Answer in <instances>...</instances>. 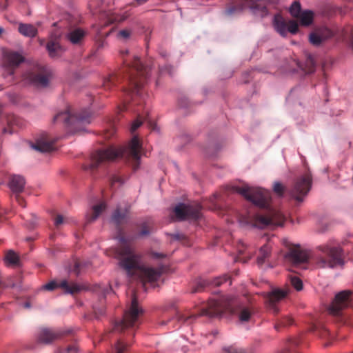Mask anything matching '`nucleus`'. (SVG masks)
Segmentation results:
<instances>
[{
  "instance_id": "1",
  "label": "nucleus",
  "mask_w": 353,
  "mask_h": 353,
  "mask_svg": "<svg viewBox=\"0 0 353 353\" xmlns=\"http://www.w3.org/2000/svg\"><path fill=\"white\" fill-rule=\"evenodd\" d=\"M128 214L129 210L127 208L124 209L117 208L111 217V221L117 230V239L120 242V245L115 251V258L118 260L119 267L125 271L129 277L132 278L137 275L143 283L157 281L163 274L164 267L160 265L152 268L141 263V254L137 252L128 238L123 235L121 228V225L127 221Z\"/></svg>"
},
{
  "instance_id": "2",
  "label": "nucleus",
  "mask_w": 353,
  "mask_h": 353,
  "mask_svg": "<svg viewBox=\"0 0 353 353\" xmlns=\"http://www.w3.org/2000/svg\"><path fill=\"white\" fill-rule=\"evenodd\" d=\"M232 191L244 196L248 201L260 209V212L248 210L245 214H240L239 222L244 225L259 228L281 226L285 222L284 215L270 205L271 193L260 188L248 185L233 187Z\"/></svg>"
},
{
  "instance_id": "3",
  "label": "nucleus",
  "mask_w": 353,
  "mask_h": 353,
  "mask_svg": "<svg viewBox=\"0 0 353 353\" xmlns=\"http://www.w3.org/2000/svg\"><path fill=\"white\" fill-rule=\"evenodd\" d=\"M120 55L123 60V81L127 83L124 92L127 95L126 101L132 99L133 95L141 97L142 88L149 77L150 69L143 65L139 58L130 54L127 49L121 50Z\"/></svg>"
},
{
  "instance_id": "4",
  "label": "nucleus",
  "mask_w": 353,
  "mask_h": 353,
  "mask_svg": "<svg viewBox=\"0 0 353 353\" xmlns=\"http://www.w3.org/2000/svg\"><path fill=\"white\" fill-rule=\"evenodd\" d=\"M143 314V309L139 306L135 293L133 292L131 305L123 314V319L116 321L112 331L119 332L122 336L117 340L111 353H128V347L131 345L136 330L141 324V316Z\"/></svg>"
},
{
  "instance_id": "5",
  "label": "nucleus",
  "mask_w": 353,
  "mask_h": 353,
  "mask_svg": "<svg viewBox=\"0 0 353 353\" xmlns=\"http://www.w3.org/2000/svg\"><path fill=\"white\" fill-rule=\"evenodd\" d=\"M141 145L137 137H134L129 145L123 148L117 149L109 147L94 152L90 157V163L83 165L85 170H94L101 165L122 157L131 161L134 170L138 169L140 163Z\"/></svg>"
},
{
  "instance_id": "6",
  "label": "nucleus",
  "mask_w": 353,
  "mask_h": 353,
  "mask_svg": "<svg viewBox=\"0 0 353 353\" xmlns=\"http://www.w3.org/2000/svg\"><path fill=\"white\" fill-rule=\"evenodd\" d=\"M239 310V319L241 322H247L252 315L251 310L248 307H242L239 299L234 296H224L218 299L210 300L205 308L203 309L202 314L210 317L220 316L228 311L232 314Z\"/></svg>"
},
{
  "instance_id": "7",
  "label": "nucleus",
  "mask_w": 353,
  "mask_h": 353,
  "mask_svg": "<svg viewBox=\"0 0 353 353\" xmlns=\"http://www.w3.org/2000/svg\"><path fill=\"white\" fill-rule=\"evenodd\" d=\"M312 183V175L310 172H306L296 177L292 185L288 189L279 181L274 183L272 188L274 192L279 197H283L285 193L287 192L292 199L294 200L297 203H301L304 201L310 192Z\"/></svg>"
},
{
  "instance_id": "8",
  "label": "nucleus",
  "mask_w": 353,
  "mask_h": 353,
  "mask_svg": "<svg viewBox=\"0 0 353 353\" xmlns=\"http://www.w3.org/2000/svg\"><path fill=\"white\" fill-rule=\"evenodd\" d=\"M317 250L320 252L315 256V263L318 268L333 269L343 265V254L341 248L323 244L318 246Z\"/></svg>"
},
{
  "instance_id": "9",
  "label": "nucleus",
  "mask_w": 353,
  "mask_h": 353,
  "mask_svg": "<svg viewBox=\"0 0 353 353\" xmlns=\"http://www.w3.org/2000/svg\"><path fill=\"white\" fill-rule=\"evenodd\" d=\"M52 77L53 72L50 68L37 64L23 72L21 78L25 83L37 88H46Z\"/></svg>"
},
{
  "instance_id": "10",
  "label": "nucleus",
  "mask_w": 353,
  "mask_h": 353,
  "mask_svg": "<svg viewBox=\"0 0 353 353\" xmlns=\"http://www.w3.org/2000/svg\"><path fill=\"white\" fill-rule=\"evenodd\" d=\"M92 121V114L88 110L73 113L70 108L65 111L58 112L53 117V123H63L67 126H74L77 124H88Z\"/></svg>"
},
{
  "instance_id": "11",
  "label": "nucleus",
  "mask_w": 353,
  "mask_h": 353,
  "mask_svg": "<svg viewBox=\"0 0 353 353\" xmlns=\"http://www.w3.org/2000/svg\"><path fill=\"white\" fill-rule=\"evenodd\" d=\"M246 6L250 7L254 14H259L263 17L268 14L270 7L272 6V2L270 0H239L236 5L230 6L226 10L225 12L230 15L242 11Z\"/></svg>"
},
{
  "instance_id": "12",
  "label": "nucleus",
  "mask_w": 353,
  "mask_h": 353,
  "mask_svg": "<svg viewBox=\"0 0 353 353\" xmlns=\"http://www.w3.org/2000/svg\"><path fill=\"white\" fill-rule=\"evenodd\" d=\"M24 61V57L17 52L6 50L3 53V68L4 78H10L9 82L14 81V71L20 63Z\"/></svg>"
},
{
  "instance_id": "13",
  "label": "nucleus",
  "mask_w": 353,
  "mask_h": 353,
  "mask_svg": "<svg viewBox=\"0 0 353 353\" xmlns=\"http://www.w3.org/2000/svg\"><path fill=\"white\" fill-rule=\"evenodd\" d=\"M352 294L351 290H343L336 294L328 307L329 313L342 320L343 310L350 305Z\"/></svg>"
},
{
  "instance_id": "14",
  "label": "nucleus",
  "mask_w": 353,
  "mask_h": 353,
  "mask_svg": "<svg viewBox=\"0 0 353 353\" xmlns=\"http://www.w3.org/2000/svg\"><path fill=\"white\" fill-rule=\"evenodd\" d=\"M42 288L48 291H53L57 288H61L65 294H75L83 290V287L76 283H69L67 280H62L59 282L52 281L44 285Z\"/></svg>"
},
{
  "instance_id": "15",
  "label": "nucleus",
  "mask_w": 353,
  "mask_h": 353,
  "mask_svg": "<svg viewBox=\"0 0 353 353\" xmlns=\"http://www.w3.org/2000/svg\"><path fill=\"white\" fill-rule=\"evenodd\" d=\"M174 212L178 220L183 221L189 219L196 220L200 216V207L179 203L174 208Z\"/></svg>"
},
{
  "instance_id": "16",
  "label": "nucleus",
  "mask_w": 353,
  "mask_h": 353,
  "mask_svg": "<svg viewBox=\"0 0 353 353\" xmlns=\"http://www.w3.org/2000/svg\"><path fill=\"white\" fill-rule=\"evenodd\" d=\"M286 258L295 266H301L305 269L309 260V254L302 250L299 245L292 247L286 254Z\"/></svg>"
},
{
  "instance_id": "17",
  "label": "nucleus",
  "mask_w": 353,
  "mask_h": 353,
  "mask_svg": "<svg viewBox=\"0 0 353 353\" xmlns=\"http://www.w3.org/2000/svg\"><path fill=\"white\" fill-rule=\"evenodd\" d=\"M172 314L174 315L172 319H167L166 315L163 316V319L159 321L160 325H168L169 327H175L176 324L181 323H191L192 320L195 319L196 315H185L179 313L175 309L172 310Z\"/></svg>"
},
{
  "instance_id": "18",
  "label": "nucleus",
  "mask_w": 353,
  "mask_h": 353,
  "mask_svg": "<svg viewBox=\"0 0 353 353\" xmlns=\"http://www.w3.org/2000/svg\"><path fill=\"white\" fill-rule=\"evenodd\" d=\"M289 290L274 289L270 292L267 297V303L269 310L274 314H277L279 311L276 303L283 299L288 294Z\"/></svg>"
},
{
  "instance_id": "19",
  "label": "nucleus",
  "mask_w": 353,
  "mask_h": 353,
  "mask_svg": "<svg viewBox=\"0 0 353 353\" xmlns=\"http://www.w3.org/2000/svg\"><path fill=\"white\" fill-rule=\"evenodd\" d=\"M61 336L60 331L48 327H41L38 330L36 337L38 343L49 344Z\"/></svg>"
},
{
  "instance_id": "20",
  "label": "nucleus",
  "mask_w": 353,
  "mask_h": 353,
  "mask_svg": "<svg viewBox=\"0 0 353 353\" xmlns=\"http://www.w3.org/2000/svg\"><path fill=\"white\" fill-rule=\"evenodd\" d=\"M333 36V32L327 28H320L312 32L309 36L310 42L315 46H320L322 42L331 38Z\"/></svg>"
},
{
  "instance_id": "21",
  "label": "nucleus",
  "mask_w": 353,
  "mask_h": 353,
  "mask_svg": "<svg viewBox=\"0 0 353 353\" xmlns=\"http://www.w3.org/2000/svg\"><path fill=\"white\" fill-rule=\"evenodd\" d=\"M26 180L21 175H12L10 177L8 185L14 194H20L23 191Z\"/></svg>"
},
{
  "instance_id": "22",
  "label": "nucleus",
  "mask_w": 353,
  "mask_h": 353,
  "mask_svg": "<svg viewBox=\"0 0 353 353\" xmlns=\"http://www.w3.org/2000/svg\"><path fill=\"white\" fill-rule=\"evenodd\" d=\"M54 142L48 140L47 135H44L40 139H37L36 143L32 145V148L41 152H48L53 150Z\"/></svg>"
},
{
  "instance_id": "23",
  "label": "nucleus",
  "mask_w": 353,
  "mask_h": 353,
  "mask_svg": "<svg viewBox=\"0 0 353 353\" xmlns=\"http://www.w3.org/2000/svg\"><path fill=\"white\" fill-rule=\"evenodd\" d=\"M46 48L50 57L53 59L60 57L64 52L63 48L59 43L55 40L49 41L47 43Z\"/></svg>"
},
{
  "instance_id": "24",
  "label": "nucleus",
  "mask_w": 353,
  "mask_h": 353,
  "mask_svg": "<svg viewBox=\"0 0 353 353\" xmlns=\"http://www.w3.org/2000/svg\"><path fill=\"white\" fill-rule=\"evenodd\" d=\"M273 25L277 32L283 37L286 36L288 33V23L281 15L276 14L274 16Z\"/></svg>"
},
{
  "instance_id": "25",
  "label": "nucleus",
  "mask_w": 353,
  "mask_h": 353,
  "mask_svg": "<svg viewBox=\"0 0 353 353\" xmlns=\"http://www.w3.org/2000/svg\"><path fill=\"white\" fill-rule=\"evenodd\" d=\"M19 32L23 36L34 37L37 34V29L32 24L20 23L18 28Z\"/></svg>"
},
{
  "instance_id": "26",
  "label": "nucleus",
  "mask_w": 353,
  "mask_h": 353,
  "mask_svg": "<svg viewBox=\"0 0 353 353\" xmlns=\"http://www.w3.org/2000/svg\"><path fill=\"white\" fill-rule=\"evenodd\" d=\"M85 34V33L83 30L77 28L69 32L67 37L72 43L77 44L83 39Z\"/></svg>"
},
{
  "instance_id": "27",
  "label": "nucleus",
  "mask_w": 353,
  "mask_h": 353,
  "mask_svg": "<svg viewBox=\"0 0 353 353\" xmlns=\"http://www.w3.org/2000/svg\"><path fill=\"white\" fill-rule=\"evenodd\" d=\"M297 19H299L302 26H308L313 22L314 12L309 10H303Z\"/></svg>"
},
{
  "instance_id": "28",
  "label": "nucleus",
  "mask_w": 353,
  "mask_h": 353,
  "mask_svg": "<svg viewBox=\"0 0 353 353\" xmlns=\"http://www.w3.org/2000/svg\"><path fill=\"white\" fill-rule=\"evenodd\" d=\"M271 247L267 243L263 245L259 250V255L257 257V264L261 266L265 261V259L269 257L270 254Z\"/></svg>"
},
{
  "instance_id": "29",
  "label": "nucleus",
  "mask_w": 353,
  "mask_h": 353,
  "mask_svg": "<svg viewBox=\"0 0 353 353\" xmlns=\"http://www.w3.org/2000/svg\"><path fill=\"white\" fill-rule=\"evenodd\" d=\"M292 323L293 319L291 317L288 316H282L276 320L274 328L276 331H280L281 328L291 325Z\"/></svg>"
},
{
  "instance_id": "30",
  "label": "nucleus",
  "mask_w": 353,
  "mask_h": 353,
  "mask_svg": "<svg viewBox=\"0 0 353 353\" xmlns=\"http://www.w3.org/2000/svg\"><path fill=\"white\" fill-rule=\"evenodd\" d=\"M106 205L104 202H101L92 207L91 215L88 217L89 221H93L105 210Z\"/></svg>"
},
{
  "instance_id": "31",
  "label": "nucleus",
  "mask_w": 353,
  "mask_h": 353,
  "mask_svg": "<svg viewBox=\"0 0 353 353\" xmlns=\"http://www.w3.org/2000/svg\"><path fill=\"white\" fill-rule=\"evenodd\" d=\"M120 78L116 74H111L105 77L103 82V87L105 90H110L119 81Z\"/></svg>"
},
{
  "instance_id": "32",
  "label": "nucleus",
  "mask_w": 353,
  "mask_h": 353,
  "mask_svg": "<svg viewBox=\"0 0 353 353\" xmlns=\"http://www.w3.org/2000/svg\"><path fill=\"white\" fill-rule=\"evenodd\" d=\"M5 261L7 265L17 266L19 265L20 260L17 253L12 250H9L5 255Z\"/></svg>"
},
{
  "instance_id": "33",
  "label": "nucleus",
  "mask_w": 353,
  "mask_h": 353,
  "mask_svg": "<svg viewBox=\"0 0 353 353\" xmlns=\"http://www.w3.org/2000/svg\"><path fill=\"white\" fill-rule=\"evenodd\" d=\"M154 223L152 219H148L141 225L139 236H144L149 235L153 230Z\"/></svg>"
},
{
  "instance_id": "34",
  "label": "nucleus",
  "mask_w": 353,
  "mask_h": 353,
  "mask_svg": "<svg viewBox=\"0 0 353 353\" xmlns=\"http://www.w3.org/2000/svg\"><path fill=\"white\" fill-rule=\"evenodd\" d=\"M145 121H148L150 126H152L154 125V123L150 120H149L148 115H147L145 117H143L142 116L139 115L137 119L134 121V122L132 124V132H134L138 128H139L143 123V122Z\"/></svg>"
},
{
  "instance_id": "35",
  "label": "nucleus",
  "mask_w": 353,
  "mask_h": 353,
  "mask_svg": "<svg viewBox=\"0 0 353 353\" xmlns=\"http://www.w3.org/2000/svg\"><path fill=\"white\" fill-rule=\"evenodd\" d=\"M210 280H205V279H199L196 281L195 283V285L193 287L192 290V293H196L201 292L204 290L205 286L210 285Z\"/></svg>"
},
{
  "instance_id": "36",
  "label": "nucleus",
  "mask_w": 353,
  "mask_h": 353,
  "mask_svg": "<svg viewBox=\"0 0 353 353\" xmlns=\"http://www.w3.org/2000/svg\"><path fill=\"white\" fill-rule=\"evenodd\" d=\"M132 34V30L130 28H124L117 32V37L119 40L127 41L130 39Z\"/></svg>"
},
{
  "instance_id": "37",
  "label": "nucleus",
  "mask_w": 353,
  "mask_h": 353,
  "mask_svg": "<svg viewBox=\"0 0 353 353\" xmlns=\"http://www.w3.org/2000/svg\"><path fill=\"white\" fill-rule=\"evenodd\" d=\"M316 63L312 55H308L305 61V68L304 70L307 73H312L315 70Z\"/></svg>"
},
{
  "instance_id": "38",
  "label": "nucleus",
  "mask_w": 353,
  "mask_h": 353,
  "mask_svg": "<svg viewBox=\"0 0 353 353\" xmlns=\"http://www.w3.org/2000/svg\"><path fill=\"white\" fill-rule=\"evenodd\" d=\"M245 248H246V245L244 244V243H243L241 241L239 242V243L238 245V247H237L239 255L235 259L236 261H240V262H243V263H246L250 259V257H248V258L245 259V258H243V257L241 256V255H242L244 253Z\"/></svg>"
},
{
  "instance_id": "39",
  "label": "nucleus",
  "mask_w": 353,
  "mask_h": 353,
  "mask_svg": "<svg viewBox=\"0 0 353 353\" xmlns=\"http://www.w3.org/2000/svg\"><path fill=\"white\" fill-rule=\"evenodd\" d=\"M303 11L299 1H294L290 8V12L293 17L297 18Z\"/></svg>"
},
{
  "instance_id": "40",
  "label": "nucleus",
  "mask_w": 353,
  "mask_h": 353,
  "mask_svg": "<svg viewBox=\"0 0 353 353\" xmlns=\"http://www.w3.org/2000/svg\"><path fill=\"white\" fill-rule=\"evenodd\" d=\"M311 331L312 332L317 331L319 333V335L321 338H326L327 336H328L330 335V332H329L328 330L323 326L318 327V326L314 325L312 326Z\"/></svg>"
},
{
  "instance_id": "41",
  "label": "nucleus",
  "mask_w": 353,
  "mask_h": 353,
  "mask_svg": "<svg viewBox=\"0 0 353 353\" xmlns=\"http://www.w3.org/2000/svg\"><path fill=\"white\" fill-rule=\"evenodd\" d=\"M229 279L230 277L227 274H224L223 276H217L212 280H210V283L211 285L219 286L229 280Z\"/></svg>"
},
{
  "instance_id": "42",
  "label": "nucleus",
  "mask_w": 353,
  "mask_h": 353,
  "mask_svg": "<svg viewBox=\"0 0 353 353\" xmlns=\"http://www.w3.org/2000/svg\"><path fill=\"white\" fill-rule=\"evenodd\" d=\"M290 283L297 290L300 291L303 288V282L302 281L296 277V276H292L290 278Z\"/></svg>"
},
{
  "instance_id": "43",
  "label": "nucleus",
  "mask_w": 353,
  "mask_h": 353,
  "mask_svg": "<svg viewBox=\"0 0 353 353\" xmlns=\"http://www.w3.org/2000/svg\"><path fill=\"white\" fill-rule=\"evenodd\" d=\"M78 347L75 344L70 345L65 348L59 350V353H78Z\"/></svg>"
},
{
  "instance_id": "44",
  "label": "nucleus",
  "mask_w": 353,
  "mask_h": 353,
  "mask_svg": "<svg viewBox=\"0 0 353 353\" xmlns=\"http://www.w3.org/2000/svg\"><path fill=\"white\" fill-rule=\"evenodd\" d=\"M124 179L118 174H114L110 179V185L112 188H113L117 183L119 184V185H121L124 183Z\"/></svg>"
},
{
  "instance_id": "45",
  "label": "nucleus",
  "mask_w": 353,
  "mask_h": 353,
  "mask_svg": "<svg viewBox=\"0 0 353 353\" xmlns=\"http://www.w3.org/2000/svg\"><path fill=\"white\" fill-rule=\"evenodd\" d=\"M288 32H290L293 34H296L299 30V26L295 21H290L288 23Z\"/></svg>"
},
{
  "instance_id": "46",
  "label": "nucleus",
  "mask_w": 353,
  "mask_h": 353,
  "mask_svg": "<svg viewBox=\"0 0 353 353\" xmlns=\"http://www.w3.org/2000/svg\"><path fill=\"white\" fill-rule=\"evenodd\" d=\"M14 198H15L17 202L19 203V205H20L23 208L26 207V202H25L23 198H22L19 195V194H14Z\"/></svg>"
},
{
  "instance_id": "47",
  "label": "nucleus",
  "mask_w": 353,
  "mask_h": 353,
  "mask_svg": "<svg viewBox=\"0 0 353 353\" xmlns=\"http://www.w3.org/2000/svg\"><path fill=\"white\" fill-rule=\"evenodd\" d=\"M63 222V218L61 215H57L54 219V224L56 226H59Z\"/></svg>"
},
{
  "instance_id": "48",
  "label": "nucleus",
  "mask_w": 353,
  "mask_h": 353,
  "mask_svg": "<svg viewBox=\"0 0 353 353\" xmlns=\"http://www.w3.org/2000/svg\"><path fill=\"white\" fill-rule=\"evenodd\" d=\"M14 132H15V129L12 126H10V125L8 127L3 128V132L4 134L8 133V134H11L14 133Z\"/></svg>"
},
{
  "instance_id": "49",
  "label": "nucleus",
  "mask_w": 353,
  "mask_h": 353,
  "mask_svg": "<svg viewBox=\"0 0 353 353\" xmlns=\"http://www.w3.org/2000/svg\"><path fill=\"white\" fill-rule=\"evenodd\" d=\"M150 255L154 259H161L165 256V254L155 252H151Z\"/></svg>"
},
{
  "instance_id": "50",
  "label": "nucleus",
  "mask_w": 353,
  "mask_h": 353,
  "mask_svg": "<svg viewBox=\"0 0 353 353\" xmlns=\"http://www.w3.org/2000/svg\"><path fill=\"white\" fill-rule=\"evenodd\" d=\"M123 20H124V19H121H121H117V17H114L110 18V19H108V21H109V23H112L114 22V21H119V22H120V21H123Z\"/></svg>"
},
{
  "instance_id": "51",
  "label": "nucleus",
  "mask_w": 353,
  "mask_h": 353,
  "mask_svg": "<svg viewBox=\"0 0 353 353\" xmlns=\"http://www.w3.org/2000/svg\"><path fill=\"white\" fill-rule=\"evenodd\" d=\"M173 236L176 240H182L185 238V236L181 234H175L173 235Z\"/></svg>"
},
{
  "instance_id": "52",
  "label": "nucleus",
  "mask_w": 353,
  "mask_h": 353,
  "mask_svg": "<svg viewBox=\"0 0 353 353\" xmlns=\"http://www.w3.org/2000/svg\"><path fill=\"white\" fill-rule=\"evenodd\" d=\"M148 0H136L137 3L139 4V5H141L144 3H145Z\"/></svg>"
},
{
  "instance_id": "53",
  "label": "nucleus",
  "mask_w": 353,
  "mask_h": 353,
  "mask_svg": "<svg viewBox=\"0 0 353 353\" xmlns=\"http://www.w3.org/2000/svg\"><path fill=\"white\" fill-rule=\"evenodd\" d=\"M24 307H26V308H29L30 307V303L29 302H26L25 304H24Z\"/></svg>"
},
{
  "instance_id": "54",
  "label": "nucleus",
  "mask_w": 353,
  "mask_h": 353,
  "mask_svg": "<svg viewBox=\"0 0 353 353\" xmlns=\"http://www.w3.org/2000/svg\"><path fill=\"white\" fill-rule=\"evenodd\" d=\"M3 31V29L2 28H0V34L2 33Z\"/></svg>"
},
{
  "instance_id": "55",
  "label": "nucleus",
  "mask_w": 353,
  "mask_h": 353,
  "mask_svg": "<svg viewBox=\"0 0 353 353\" xmlns=\"http://www.w3.org/2000/svg\"><path fill=\"white\" fill-rule=\"evenodd\" d=\"M99 314L100 315H102V314H103V311H100V312H99Z\"/></svg>"
}]
</instances>
